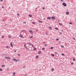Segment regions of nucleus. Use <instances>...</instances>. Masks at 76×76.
<instances>
[{
    "label": "nucleus",
    "instance_id": "f257e3e1",
    "mask_svg": "<svg viewBox=\"0 0 76 76\" xmlns=\"http://www.w3.org/2000/svg\"><path fill=\"white\" fill-rule=\"evenodd\" d=\"M62 5H63V6H65V7L67 6V4H66L65 3H63Z\"/></svg>",
    "mask_w": 76,
    "mask_h": 76
},
{
    "label": "nucleus",
    "instance_id": "f03ea898",
    "mask_svg": "<svg viewBox=\"0 0 76 76\" xmlns=\"http://www.w3.org/2000/svg\"><path fill=\"white\" fill-rule=\"evenodd\" d=\"M29 45H31L32 46L31 48L32 47H34V45H33V44H32L30 43H29Z\"/></svg>",
    "mask_w": 76,
    "mask_h": 76
},
{
    "label": "nucleus",
    "instance_id": "7ed1b4c3",
    "mask_svg": "<svg viewBox=\"0 0 76 76\" xmlns=\"http://www.w3.org/2000/svg\"><path fill=\"white\" fill-rule=\"evenodd\" d=\"M29 32H30L31 34H33V31H32V30H29Z\"/></svg>",
    "mask_w": 76,
    "mask_h": 76
},
{
    "label": "nucleus",
    "instance_id": "20e7f679",
    "mask_svg": "<svg viewBox=\"0 0 76 76\" xmlns=\"http://www.w3.org/2000/svg\"><path fill=\"white\" fill-rule=\"evenodd\" d=\"M13 60H14V61H16V62H18V60L15 58L13 59Z\"/></svg>",
    "mask_w": 76,
    "mask_h": 76
},
{
    "label": "nucleus",
    "instance_id": "39448f33",
    "mask_svg": "<svg viewBox=\"0 0 76 76\" xmlns=\"http://www.w3.org/2000/svg\"><path fill=\"white\" fill-rule=\"evenodd\" d=\"M20 37H21V38H24V37L23 36H22V34H20Z\"/></svg>",
    "mask_w": 76,
    "mask_h": 76
},
{
    "label": "nucleus",
    "instance_id": "423d86ee",
    "mask_svg": "<svg viewBox=\"0 0 76 76\" xmlns=\"http://www.w3.org/2000/svg\"><path fill=\"white\" fill-rule=\"evenodd\" d=\"M52 19H53V20H55L56 18H55V17H52Z\"/></svg>",
    "mask_w": 76,
    "mask_h": 76
},
{
    "label": "nucleus",
    "instance_id": "0eeeda50",
    "mask_svg": "<svg viewBox=\"0 0 76 76\" xmlns=\"http://www.w3.org/2000/svg\"><path fill=\"white\" fill-rule=\"evenodd\" d=\"M24 47H26V43H24Z\"/></svg>",
    "mask_w": 76,
    "mask_h": 76
},
{
    "label": "nucleus",
    "instance_id": "6e6552de",
    "mask_svg": "<svg viewBox=\"0 0 76 76\" xmlns=\"http://www.w3.org/2000/svg\"><path fill=\"white\" fill-rule=\"evenodd\" d=\"M10 44L11 45V47H13V44H12V43H11Z\"/></svg>",
    "mask_w": 76,
    "mask_h": 76
},
{
    "label": "nucleus",
    "instance_id": "1a4fd4ad",
    "mask_svg": "<svg viewBox=\"0 0 76 76\" xmlns=\"http://www.w3.org/2000/svg\"><path fill=\"white\" fill-rule=\"evenodd\" d=\"M15 74H16V73H15V72H14L13 73V75L12 76H15Z\"/></svg>",
    "mask_w": 76,
    "mask_h": 76
},
{
    "label": "nucleus",
    "instance_id": "9d476101",
    "mask_svg": "<svg viewBox=\"0 0 76 76\" xmlns=\"http://www.w3.org/2000/svg\"><path fill=\"white\" fill-rule=\"evenodd\" d=\"M51 18V17H48L47 18V19H50Z\"/></svg>",
    "mask_w": 76,
    "mask_h": 76
},
{
    "label": "nucleus",
    "instance_id": "9b49d317",
    "mask_svg": "<svg viewBox=\"0 0 76 76\" xmlns=\"http://www.w3.org/2000/svg\"><path fill=\"white\" fill-rule=\"evenodd\" d=\"M66 15H69V12H66Z\"/></svg>",
    "mask_w": 76,
    "mask_h": 76
},
{
    "label": "nucleus",
    "instance_id": "f8f14e48",
    "mask_svg": "<svg viewBox=\"0 0 76 76\" xmlns=\"http://www.w3.org/2000/svg\"><path fill=\"white\" fill-rule=\"evenodd\" d=\"M41 51H39L38 52V54H41Z\"/></svg>",
    "mask_w": 76,
    "mask_h": 76
},
{
    "label": "nucleus",
    "instance_id": "ddd939ff",
    "mask_svg": "<svg viewBox=\"0 0 76 76\" xmlns=\"http://www.w3.org/2000/svg\"><path fill=\"white\" fill-rule=\"evenodd\" d=\"M38 57H39V56H38V55L36 56V58H38Z\"/></svg>",
    "mask_w": 76,
    "mask_h": 76
},
{
    "label": "nucleus",
    "instance_id": "4468645a",
    "mask_svg": "<svg viewBox=\"0 0 76 76\" xmlns=\"http://www.w3.org/2000/svg\"><path fill=\"white\" fill-rule=\"evenodd\" d=\"M49 28H50V29H52V27L50 26L49 27Z\"/></svg>",
    "mask_w": 76,
    "mask_h": 76
},
{
    "label": "nucleus",
    "instance_id": "2eb2a0df",
    "mask_svg": "<svg viewBox=\"0 0 76 76\" xmlns=\"http://www.w3.org/2000/svg\"><path fill=\"white\" fill-rule=\"evenodd\" d=\"M34 50H35V51H36V50H37V49L36 48H34Z\"/></svg>",
    "mask_w": 76,
    "mask_h": 76
},
{
    "label": "nucleus",
    "instance_id": "dca6fc26",
    "mask_svg": "<svg viewBox=\"0 0 76 76\" xmlns=\"http://www.w3.org/2000/svg\"><path fill=\"white\" fill-rule=\"evenodd\" d=\"M61 47L62 48H64V46L63 45H61Z\"/></svg>",
    "mask_w": 76,
    "mask_h": 76
},
{
    "label": "nucleus",
    "instance_id": "f3484780",
    "mask_svg": "<svg viewBox=\"0 0 76 76\" xmlns=\"http://www.w3.org/2000/svg\"><path fill=\"white\" fill-rule=\"evenodd\" d=\"M55 29H56V30H58V28H55Z\"/></svg>",
    "mask_w": 76,
    "mask_h": 76
},
{
    "label": "nucleus",
    "instance_id": "a211bd4d",
    "mask_svg": "<svg viewBox=\"0 0 76 76\" xmlns=\"http://www.w3.org/2000/svg\"><path fill=\"white\" fill-rule=\"evenodd\" d=\"M51 71H52V72H53V70H54V68H52V69H51Z\"/></svg>",
    "mask_w": 76,
    "mask_h": 76
},
{
    "label": "nucleus",
    "instance_id": "6ab92c4d",
    "mask_svg": "<svg viewBox=\"0 0 76 76\" xmlns=\"http://www.w3.org/2000/svg\"><path fill=\"white\" fill-rule=\"evenodd\" d=\"M51 56H53V57H54V54H52Z\"/></svg>",
    "mask_w": 76,
    "mask_h": 76
},
{
    "label": "nucleus",
    "instance_id": "aec40b11",
    "mask_svg": "<svg viewBox=\"0 0 76 76\" xmlns=\"http://www.w3.org/2000/svg\"><path fill=\"white\" fill-rule=\"evenodd\" d=\"M42 50H45V48H42Z\"/></svg>",
    "mask_w": 76,
    "mask_h": 76
},
{
    "label": "nucleus",
    "instance_id": "412c9836",
    "mask_svg": "<svg viewBox=\"0 0 76 76\" xmlns=\"http://www.w3.org/2000/svg\"><path fill=\"white\" fill-rule=\"evenodd\" d=\"M29 16L30 17H32V15H29Z\"/></svg>",
    "mask_w": 76,
    "mask_h": 76
},
{
    "label": "nucleus",
    "instance_id": "4be33fe9",
    "mask_svg": "<svg viewBox=\"0 0 76 76\" xmlns=\"http://www.w3.org/2000/svg\"><path fill=\"white\" fill-rule=\"evenodd\" d=\"M8 59H9V60H10V57H8Z\"/></svg>",
    "mask_w": 76,
    "mask_h": 76
},
{
    "label": "nucleus",
    "instance_id": "5701e85b",
    "mask_svg": "<svg viewBox=\"0 0 76 76\" xmlns=\"http://www.w3.org/2000/svg\"><path fill=\"white\" fill-rule=\"evenodd\" d=\"M5 66V65H3L2 66V67H4Z\"/></svg>",
    "mask_w": 76,
    "mask_h": 76
},
{
    "label": "nucleus",
    "instance_id": "b1692460",
    "mask_svg": "<svg viewBox=\"0 0 76 76\" xmlns=\"http://www.w3.org/2000/svg\"><path fill=\"white\" fill-rule=\"evenodd\" d=\"M5 58H7V59H8V57H5Z\"/></svg>",
    "mask_w": 76,
    "mask_h": 76
},
{
    "label": "nucleus",
    "instance_id": "393cba45",
    "mask_svg": "<svg viewBox=\"0 0 76 76\" xmlns=\"http://www.w3.org/2000/svg\"><path fill=\"white\" fill-rule=\"evenodd\" d=\"M9 46H6V48H9Z\"/></svg>",
    "mask_w": 76,
    "mask_h": 76
},
{
    "label": "nucleus",
    "instance_id": "a878e982",
    "mask_svg": "<svg viewBox=\"0 0 76 76\" xmlns=\"http://www.w3.org/2000/svg\"><path fill=\"white\" fill-rule=\"evenodd\" d=\"M61 1L62 2H64V0H61Z\"/></svg>",
    "mask_w": 76,
    "mask_h": 76
},
{
    "label": "nucleus",
    "instance_id": "bb28decb",
    "mask_svg": "<svg viewBox=\"0 0 76 76\" xmlns=\"http://www.w3.org/2000/svg\"><path fill=\"white\" fill-rule=\"evenodd\" d=\"M61 55H62V56H64V53H62L61 54Z\"/></svg>",
    "mask_w": 76,
    "mask_h": 76
},
{
    "label": "nucleus",
    "instance_id": "cd10ccee",
    "mask_svg": "<svg viewBox=\"0 0 76 76\" xmlns=\"http://www.w3.org/2000/svg\"><path fill=\"white\" fill-rule=\"evenodd\" d=\"M69 24H71V25H72V23H71V22H70L69 23Z\"/></svg>",
    "mask_w": 76,
    "mask_h": 76
},
{
    "label": "nucleus",
    "instance_id": "c85d7f7f",
    "mask_svg": "<svg viewBox=\"0 0 76 76\" xmlns=\"http://www.w3.org/2000/svg\"><path fill=\"white\" fill-rule=\"evenodd\" d=\"M51 49H53V48H54L53 47H52L50 48Z\"/></svg>",
    "mask_w": 76,
    "mask_h": 76
},
{
    "label": "nucleus",
    "instance_id": "c756f323",
    "mask_svg": "<svg viewBox=\"0 0 76 76\" xmlns=\"http://www.w3.org/2000/svg\"><path fill=\"white\" fill-rule=\"evenodd\" d=\"M55 54H57V52H55Z\"/></svg>",
    "mask_w": 76,
    "mask_h": 76
},
{
    "label": "nucleus",
    "instance_id": "7c9ffc66",
    "mask_svg": "<svg viewBox=\"0 0 76 76\" xmlns=\"http://www.w3.org/2000/svg\"><path fill=\"white\" fill-rule=\"evenodd\" d=\"M33 38V36L30 37V38Z\"/></svg>",
    "mask_w": 76,
    "mask_h": 76
},
{
    "label": "nucleus",
    "instance_id": "2f4dec72",
    "mask_svg": "<svg viewBox=\"0 0 76 76\" xmlns=\"http://www.w3.org/2000/svg\"><path fill=\"white\" fill-rule=\"evenodd\" d=\"M59 25H62V24L60 23H59Z\"/></svg>",
    "mask_w": 76,
    "mask_h": 76
},
{
    "label": "nucleus",
    "instance_id": "473e14b6",
    "mask_svg": "<svg viewBox=\"0 0 76 76\" xmlns=\"http://www.w3.org/2000/svg\"><path fill=\"white\" fill-rule=\"evenodd\" d=\"M18 56H20V54H18Z\"/></svg>",
    "mask_w": 76,
    "mask_h": 76
},
{
    "label": "nucleus",
    "instance_id": "72a5a7b5",
    "mask_svg": "<svg viewBox=\"0 0 76 76\" xmlns=\"http://www.w3.org/2000/svg\"><path fill=\"white\" fill-rule=\"evenodd\" d=\"M75 59L74 58V59H73V61H75Z\"/></svg>",
    "mask_w": 76,
    "mask_h": 76
},
{
    "label": "nucleus",
    "instance_id": "f704fd0d",
    "mask_svg": "<svg viewBox=\"0 0 76 76\" xmlns=\"http://www.w3.org/2000/svg\"><path fill=\"white\" fill-rule=\"evenodd\" d=\"M24 31H24V30H22V31H21V32H24Z\"/></svg>",
    "mask_w": 76,
    "mask_h": 76
},
{
    "label": "nucleus",
    "instance_id": "c9c22d12",
    "mask_svg": "<svg viewBox=\"0 0 76 76\" xmlns=\"http://www.w3.org/2000/svg\"><path fill=\"white\" fill-rule=\"evenodd\" d=\"M42 9H43V10H44V9H45V8L44 7H43L42 8Z\"/></svg>",
    "mask_w": 76,
    "mask_h": 76
},
{
    "label": "nucleus",
    "instance_id": "e433bc0d",
    "mask_svg": "<svg viewBox=\"0 0 76 76\" xmlns=\"http://www.w3.org/2000/svg\"><path fill=\"white\" fill-rule=\"evenodd\" d=\"M45 46L46 47V46H47V44H45Z\"/></svg>",
    "mask_w": 76,
    "mask_h": 76
},
{
    "label": "nucleus",
    "instance_id": "4c0bfd02",
    "mask_svg": "<svg viewBox=\"0 0 76 76\" xmlns=\"http://www.w3.org/2000/svg\"><path fill=\"white\" fill-rule=\"evenodd\" d=\"M25 67H26V66H24V67H23V68L24 69V68H25Z\"/></svg>",
    "mask_w": 76,
    "mask_h": 76
},
{
    "label": "nucleus",
    "instance_id": "58836bf2",
    "mask_svg": "<svg viewBox=\"0 0 76 76\" xmlns=\"http://www.w3.org/2000/svg\"><path fill=\"white\" fill-rule=\"evenodd\" d=\"M2 69H0V71H2Z\"/></svg>",
    "mask_w": 76,
    "mask_h": 76
},
{
    "label": "nucleus",
    "instance_id": "ea45409f",
    "mask_svg": "<svg viewBox=\"0 0 76 76\" xmlns=\"http://www.w3.org/2000/svg\"><path fill=\"white\" fill-rule=\"evenodd\" d=\"M73 39H74V40H75L76 39L74 38H73Z\"/></svg>",
    "mask_w": 76,
    "mask_h": 76
},
{
    "label": "nucleus",
    "instance_id": "a19ab883",
    "mask_svg": "<svg viewBox=\"0 0 76 76\" xmlns=\"http://www.w3.org/2000/svg\"><path fill=\"white\" fill-rule=\"evenodd\" d=\"M56 40H57V41L58 40H59V39H56Z\"/></svg>",
    "mask_w": 76,
    "mask_h": 76
},
{
    "label": "nucleus",
    "instance_id": "79ce46f5",
    "mask_svg": "<svg viewBox=\"0 0 76 76\" xmlns=\"http://www.w3.org/2000/svg\"><path fill=\"white\" fill-rule=\"evenodd\" d=\"M17 15L18 16H19V13H18Z\"/></svg>",
    "mask_w": 76,
    "mask_h": 76
},
{
    "label": "nucleus",
    "instance_id": "37998d69",
    "mask_svg": "<svg viewBox=\"0 0 76 76\" xmlns=\"http://www.w3.org/2000/svg\"><path fill=\"white\" fill-rule=\"evenodd\" d=\"M2 38H4V36H2Z\"/></svg>",
    "mask_w": 76,
    "mask_h": 76
},
{
    "label": "nucleus",
    "instance_id": "c03bdc74",
    "mask_svg": "<svg viewBox=\"0 0 76 76\" xmlns=\"http://www.w3.org/2000/svg\"><path fill=\"white\" fill-rule=\"evenodd\" d=\"M74 64V63H72L71 64Z\"/></svg>",
    "mask_w": 76,
    "mask_h": 76
},
{
    "label": "nucleus",
    "instance_id": "a18cd8bd",
    "mask_svg": "<svg viewBox=\"0 0 76 76\" xmlns=\"http://www.w3.org/2000/svg\"><path fill=\"white\" fill-rule=\"evenodd\" d=\"M27 49H28V48H27V47L26 46V47H25Z\"/></svg>",
    "mask_w": 76,
    "mask_h": 76
},
{
    "label": "nucleus",
    "instance_id": "49530a36",
    "mask_svg": "<svg viewBox=\"0 0 76 76\" xmlns=\"http://www.w3.org/2000/svg\"><path fill=\"white\" fill-rule=\"evenodd\" d=\"M0 1H3V0H0Z\"/></svg>",
    "mask_w": 76,
    "mask_h": 76
},
{
    "label": "nucleus",
    "instance_id": "de8ad7c7",
    "mask_svg": "<svg viewBox=\"0 0 76 76\" xmlns=\"http://www.w3.org/2000/svg\"><path fill=\"white\" fill-rule=\"evenodd\" d=\"M39 22H40V23H42V22L41 21H40Z\"/></svg>",
    "mask_w": 76,
    "mask_h": 76
},
{
    "label": "nucleus",
    "instance_id": "09e8293b",
    "mask_svg": "<svg viewBox=\"0 0 76 76\" xmlns=\"http://www.w3.org/2000/svg\"><path fill=\"white\" fill-rule=\"evenodd\" d=\"M2 22H3V21H4V20H2Z\"/></svg>",
    "mask_w": 76,
    "mask_h": 76
},
{
    "label": "nucleus",
    "instance_id": "8fccbe9b",
    "mask_svg": "<svg viewBox=\"0 0 76 76\" xmlns=\"http://www.w3.org/2000/svg\"><path fill=\"white\" fill-rule=\"evenodd\" d=\"M24 23L25 24H26V22H24Z\"/></svg>",
    "mask_w": 76,
    "mask_h": 76
},
{
    "label": "nucleus",
    "instance_id": "3c124183",
    "mask_svg": "<svg viewBox=\"0 0 76 76\" xmlns=\"http://www.w3.org/2000/svg\"><path fill=\"white\" fill-rule=\"evenodd\" d=\"M32 23H35V22H33Z\"/></svg>",
    "mask_w": 76,
    "mask_h": 76
},
{
    "label": "nucleus",
    "instance_id": "603ef678",
    "mask_svg": "<svg viewBox=\"0 0 76 76\" xmlns=\"http://www.w3.org/2000/svg\"><path fill=\"white\" fill-rule=\"evenodd\" d=\"M2 8H4V6H2Z\"/></svg>",
    "mask_w": 76,
    "mask_h": 76
},
{
    "label": "nucleus",
    "instance_id": "864d4df0",
    "mask_svg": "<svg viewBox=\"0 0 76 76\" xmlns=\"http://www.w3.org/2000/svg\"><path fill=\"white\" fill-rule=\"evenodd\" d=\"M59 34H62L61 33V32L59 33Z\"/></svg>",
    "mask_w": 76,
    "mask_h": 76
},
{
    "label": "nucleus",
    "instance_id": "5fc2aeb1",
    "mask_svg": "<svg viewBox=\"0 0 76 76\" xmlns=\"http://www.w3.org/2000/svg\"><path fill=\"white\" fill-rule=\"evenodd\" d=\"M15 53H16V50H15V51H14Z\"/></svg>",
    "mask_w": 76,
    "mask_h": 76
},
{
    "label": "nucleus",
    "instance_id": "6e6d98bb",
    "mask_svg": "<svg viewBox=\"0 0 76 76\" xmlns=\"http://www.w3.org/2000/svg\"><path fill=\"white\" fill-rule=\"evenodd\" d=\"M44 20H45V18H44Z\"/></svg>",
    "mask_w": 76,
    "mask_h": 76
},
{
    "label": "nucleus",
    "instance_id": "4d7b16f0",
    "mask_svg": "<svg viewBox=\"0 0 76 76\" xmlns=\"http://www.w3.org/2000/svg\"><path fill=\"white\" fill-rule=\"evenodd\" d=\"M26 75H26V74H25V76H26Z\"/></svg>",
    "mask_w": 76,
    "mask_h": 76
},
{
    "label": "nucleus",
    "instance_id": "13d9d810",
    "mask_svg": "<svg viewBox=\"0 0 76 76\" xmlns=\"http://www.w3.org/2000/svg\"><path fill=\"white\" fill-rule=\"evenodd\" d=\"M63 30H62V31H61L62 32H63Z\"/></svg>",
    "mask_w": 76,
    "mask_h": 76
},
{
    "label": "nucleus",
    "instance_id": "bf43d9fd",
    "mask_svg": "<svg viewBox=\"0 0 76 76\" xmlns=\"http://www.w3.org/2000/svg\"><path fill=\"white\" fill-rule=\"evenodd\" d=\"M36 31H38V30H36Z\"/></svg>",
    "mask_w": 76,
    "mask_h": 76
},
{
    "label": "nucleus",
    "instance_id": "052dcab7",
    "mask_svg": "<svg viewBox=\"0 0 76 76\" xmlns=\"http://www.w3.org/2000/svg\"><path fill=\"white\" fill-rule=\"evenodd\" d=\"M9 38H11V36L10 37H9Z\"/></svg>",
    "mask_w": 76,
    "mask_h": 76
},
{
    "label": "nucleus",
    "instance_id": "680f3d73",
    "mask_svg": "<svg viewBox=\"0 0 76 76\" xmlns=\"http://www.w3.org/2000/svg\"><path fill=\"white\" fill-rule=\"evenodd\" d=\"M5 25L6 26V25H7L6 24H5Z\"/></svg>",
    "mask_w": 76,
    "mask_h": 76
},
{
    "label": "nucleus",
    "instance_id": "e2e57ef3",
    "mask_svg": "<svg viewBox=\"0 0 76 76\" xmlns=\"http://www.w3.org/2000/svg\"><path fill=\"white\" fill-rule=\"evenodd\" d=\"M38 21H39V22H40V21L39 20Z\"/></svg>",
    "mask_w": 76,
    "mask_h": 76
},
{
    "label": "nucleus",
    "instance_id": "0e129e2a",
    "mask_svg": "<svg viewBox=\"0 0 76 76\" xmlns=\"http://www.w3.org/2000/svg\"><path fill=\"white\" fill-rule=\"evenodd\" d=\"M44 44H45V42H44Z\"/></svg>",
    "mask_w": 76,
    "mask_h": 76
},
{
    "label": "nucleus",
    "instance_id": "69168bd1",
    "mask_svg": "<svg viewBox=\"0 0 76 76\" xmlns=\"http://www.w3.org/2000/svg\"><path fill=\"white\" fill-rule=\"evenodd\" d=\"M58 22H59V20H58Z\"/></svg>",
    "mask_w": 76,
    "mask_h": 76
},
{
    "label": "nucleus",
    "instance_id": "338daca9",
    "mask_svg": "<svg viewBox=\"0 0 76 76\" xmlns=\"http://www.w3.org/2000/svg\"><path fill=\"white\" fill-rule=\"evenodd\" d=\"M58 22H59V20H58Z\"/></svg>",
    "mask_w": 76,
    "mask_h": 76
},
{
    "label": "nucleus",
    "instance_id": "774afa93",
    "mask_svg": "<svg viewBox=\"0 0 76 76\" xmlns=\"http://www.w3.org/2000/svg\"><path fill=\"white\" fill-rule=\"evenodd\" d=\"M46 34H46H47V33Z\"/></svg>",
    "mask_w": 76,
    "mask_h": 76
}]
</instances>
